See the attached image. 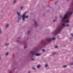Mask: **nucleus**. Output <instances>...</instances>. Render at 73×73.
<instances>
[{"mask_svg":"<svg viewBox=\"0 0 73 73\" xmlns=\"http://www.w3.org/2000/svg\"><path fill=\"white\" fill-rule=\"evenodd\" d=\"M73 13V10L71 9L67 13L65 14L63 18H62L61 16H60V17L62 19V25H60L59 26L57 29V30L55 31L54 33H53V34L56 35L57 33H58V32H60L61 29L64 27H68L69 25H66V23H69V18L70 16Z\"/></svg>","mask_w":73,"mask_h":73,"instance_id":"nucleus-1","label":"nucleus"},{"mask_svg":"<svg viewBox=\"0 0 73 73\" xmlns=\"http://www.w3.org/2000/svg\"><path fill=\"white\" fill-rule=\"evenodd\" d=\"M27 13V12H25V13L22 16H21L20 14V13L19 12H17V14L18 15V16H19L18 18L19 20L21 19V18L22 17L23 21H25V18H28V17H29L28 15H26V13Z\"/></svg>","mask_w":73,"mask_h":73,"instance_id":"nucleus-2","label":"nucleus"},{"mask_svg":"<svg viewBox=\"0 0 73 73\" xmlns=\"http://www.w3.org/2000/svg\"><path fill=\"white\" fill-rule=\"evenodd\" d=\"M55 38H48L46 40V42H50V41L52 40H55Z\"/></svg>","mask_w":73,"mask_h":73,"instance_id":"nucleus-3","label":"nucleus"},{"mask_svg":"<svg viewBox=\"0 0 73 73\" xmlns=\"http://www.w3.org/2000/svg\"><path fill=\"white\" fill-rule=\"evenodd\" d=\"M35 56H40L41 55V54H35Z\"/></svg>","mask_w":73,"mask_h":73,"instance_id":"nucleus-4","label":"nucleus"},{"mask_svg":"<svg viewBox=\"0 0 73 73\" xmlns=\"http://www.w3.org/2000/svg\"><path fill=\"white\" fill-rule=\"evenodd\" d=\"M31 52L32 54H35V52L34 51H31Z\"/></svg>","mask_w":73,"mask_h":73,"instance_id":"nucleus-5","label":"nucleus"},{"mask_svg":"<svg viewBox=\"0 0 73 73\" xmlns=\"http://www.w3.org/2000/svg\"><path fill=\"white\" fill-rule=\"evenodd\" d=\"M9 24H8L6 25V28H8L9 27Z\"/></svg>","mask_w":73,"mask_h":73,"instance_id":"nucleus-6","label":"nucleus"},{"mask_svg":"<svg viewBox=\"0 0 73 73\" xmlns=\"http://www.w3.org/2000/svg\"><path fill=\"white\" fill-rule=\"evenodd\" d=\"M35 25L36 26H37V22H36V21H35Z\"/></svg>","mask_w":73,"mask_h":73,"instance_id":"nucleus-7","label":"nucleus"},{"mask_svg":"<svg viewBox=\"0 0 73 73\" xmlns=\"http://www.w3.org/2000/svg\"><path fill=\"white\" fill-rule=\"evenodd\" d=\"M17 1L16 0H14L13 1V3L15 4V3H16Z\"/></svg>","mask_w":73,"mask_h":73,"instance_id":"nucleus-8","label":"nucleus"},{"mask_svg":"<svg viewBox=\"0 0 73 73\" xmlns=\"http://www.w3.org/2000/svg\"><path fill=\"white\" fill-rule=\"evenodd\" d=\"M41 44L43 45V44H45V42H42L41 43Z\"/></svg>","mask_w":73,"mask_h":73,"instance_id":"nucleus-9","label":"nucleus"},{"mask_svg":"<svg viewBox=\"0 0 73 73\" xmlns=\"http://www.w3.org/2000/svg\"><path fill=\"white\" fill-rule=\"evenodd\" d=\"M2 33V31L1 30V29H0V34H1Z\"/></svg>","mask_w":73,"mask_h":73,"instance_id":"nucleus-10","label":"nucleus"},{"mask_svg":"<svg viewBox=\"0 0 73 73\" xmlns=\"http://www.w3.org/2000/svg\"><path fill=\"white\" fill-rule=\"evenodd\" d=\"M40 67V65H38L37 66V68H39Z\"/></svg>","mask_w":73,"mask_h":73,"instance_id":"nucleus-11","label":"nucleus"},{"mask_svg":"<svg viewBox=\"0 0 73 73\" xmlns=\"http://www.w3.org/2000/svg\"><path fill=\"white\" fill-rule=\"evenodd\" d=\"M8 54V52H7L6 54V55L7 56Z\"/></svg>","mask_w":73,"mask_h":73,"instance_id":"nucleus-12","label":"nucleus"},{"mask_svg":"<svg viewBox=\"0 0 73 73\" xmlns=\"http://www.w3.org/2000/svg\"><path fill=\"white\" fill-rule=\"evenodd\" d=\"M23 8V6H21V9H22Z\"/></svg>","mask_w":73,"mask_h":73,"instance_id":"nucleus-13","label":"nucleus"},{"mask_svg":"<svg viewBox=\"0 0 73 73\" xmlns=\"http://www.w3.org/2000/svg\"><path fill=\"white\" fill-rule=\"evenodd\" d=\"M54 47L55 48H57L58 47L57 46H55Z\"/></svg>","mask_w":73,"mask_h":73,"instance_id":"nucleus-14","label":"nucleus"},{"mask_svg":"<svg viewBox=\"0 0 73 73\" xmlns=\"http://www.w3.org/2000/svg\"><path fill=\"white\" fill-rule=\"evenodd\" d=\"M48 66V64H46L45 65V67H47V66Z\"/></svg>","mask_w":73,"mask_h":73,"instance_id":"nucleus-15","label":"nucleus"},{"mask_svg":"<svg viewBox=\"0 0 73 73\" xmlns=\"http://www.w3.org/2000/svg\"><path fill=\"white\" fill-rule=\"evenodd\" d=\"M67 66V65H65L63 66L64 68H65V67H66Z\"/></svg>","mask_w":73,"mask_h":73,"instance_id":"nucleus-16","label":"nucleus"},{"mask_svg":"<svg viewBox=\"0 0 73 73\" xmlns=\"http://www.w3.org/2000/svg\"><path fill=\"white\" fill-rule=\"evenodd\" d=\"M9 45V44H8V43H6L5 44V45L7 46V45Z\"/></svg>","mask_w":73,"mask_h":73,"instance_id":"nucleus-17","label":"nucleus"},{"mask_svg":"<svg viewBox=\"0 0 73 73\" xmlns=\"http://www.w3.org/2000/svg\"><path fill=\"white\" fill-rule=\"evenodd\" d=\"M70 65H73V62L71 63Z\"/></svg>","mask_w":73,"mask_h":73,"instance_id":"nucleus-18","label":"nucleus"},{"mask_svg":"<svg viewBox=\"0 0 73 73\" xmlns=\"http://www.w3.org/2000/svg\"><path fill=\"white\" fill-rule=\"evenodd\" d=\"M32 61H34V60H35V59L33 58V59H32Z\"/></svg>","mask_w":73,"mask_h":73,"instance_id":"nucleus-19","label":"nucleus"},{"mask_svg":"<svg viewBox=\"0 0 73 73\" xmlns=\"http://www.w3.org/2000/svg\"><path fill=\"white\" fill-rule=\"evenodd\" d=\"M56 21V20H54V22H55V21Z\"/></svg>","mask_w":73,"mask_h":73,"instance_id":"nucleus-20","label":"nucleus"},{"mask_svg":"<svg viewBox=\"0 0 73 73\" xmlns=\"http://www.w3.org/2000/svg\"><path fill=\"white\" fill-rule=\"evenodd\" d=\"M42 51L43 52H45V50H42Z\"/></svg>","mask_w":73,"mask_h":73,"instance_id":"nucleus-21","label":"nucleus"},{"mask_svg":"<svg viewBox=\"0 0 73 73\" xmlns=\"http://www.w3.org/2000/svg\"><path fill=\"white\" fill-rule=\"evenodd\" d=\"M55 53H55V52H53V54H55Z\"/></svg>","mask_w":73,"mask_h":73,"instance_id":"nucleus-22","label":"nucleus"},{"mask_svg":"<svg viewBox=\"0 0 73 73\" xmlns=\"http://www.w3.org/2000/svg\"><path fill=\"white\" fill-rule=\"evenodd\" d=\"M24 48H26V46H25L24 47Z\"/></svg>","mask_w":73,"mask_h":73,"instance_id":"nucleus-23","label":"nucleus"},{"mask_svg":"<svg viewBox=\"0 0 73 73\" xmlns=\"http://www.w3.org/2000/svg\"><path fill=\"white\" fill-rule=\"evenodd\" d=\"M9 73H12V71H10Z\"/></svg>","mask_w":73,"mask_h":73,"instance_id":"nucleus-24","label":"nucleus"},{"mask_svg":"<svg viewBox=\"0 0 73 73\" xmlns=\"http://www.w3.org/2000/svg\"><path fill=\"white\" fill-rule=\"evenodd\" d=\"M29 33V31H28V33Z\"/></svg>","mask_w":73,"mask_h":73,"instance_id":"nucleus-25","label":"nucleus"},{"mask_svg":"<svg viewBox=\"0 0 73 73\" xmlns=\"http://www.w3.org/2000/svg\"><path fill=\"white\" fill-rule=\"evenodd\" d=\"M29 73H30V72H29Z\"/></svg>","mask_w":73,"mask_h":73,"instance_id":"nucleus-26","label":"nucleus"},{"mask_svg":"<svg viewBox=\"0 0 73 73\" xmlns=\"http://www.w3.org/2000/svg\"><path fill=\"white\" fill-rule=\"evenodd\" d=\"M1 59V58L0 57V59Z\"/></svg>","mask_w":73,"mask_h":73,"instance_id":"nucleus-27","label":"nucleus"},{"mask_svg":"<svg viewBox=\"0 0 73 73\" xmlns=\"http://www.w3.org/2000/svg\"><path fill=\"white\" fill-rule=\"evenodd\" d=\"M33 69H35L34 68H33Z\"/></svg>","mask_w":73,"mask_h":73,"instance_id":"nucleus-28","label":"nucleus"}]
</instances>
